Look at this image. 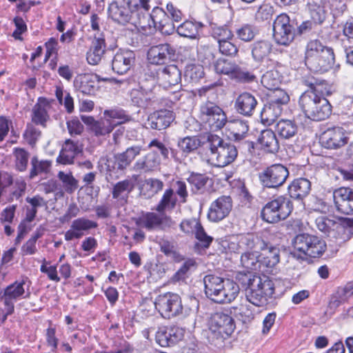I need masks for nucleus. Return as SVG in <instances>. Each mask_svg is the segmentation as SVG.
<instances>
[{
  "mask_svg": "<svg viewBox=\"0 0 353 353\" xmlns=\"http://www.w3.org/2000/svg\"><path fill=\"white\" fill-rule=\"evenodd\" d=\"M145 21L147 26H151L149 21L151 20L154 27L164 34L170 35L175 30L174 24L169 15L159 7L154 8L151 14L145 15Z\"/></svg>",
  "mask_w": 353,
  "mask_h": 353,
  "instance_id": "16",
  "label": "nucleus"
},
{
  "mask_svg": "<svg viewBox=\"0 0 353 353\" xmlns=\"http://www.w3.org/2000/svg\"><path fill=\"white\" fill-rule=\"evenodd\" d=\"M174 222L169 216H161L154 212H147L140 216L136 221V224L148 230H152L164 224L168 227L173 225Z\"/></svg>",
  "mask_w": 353,
  "mask_h": 353,
  "instance_id": "23",
  "label": "nucleus"
},
{
  "mask_svg": "<svg viewBox=\"0 0 353 353\" xmlns=\"http://www.w3.org/2000/svg\"><path fill=\"white\" fill-rule=\"evenodd\" d=\"M208 340L215 346H221L234 332L236 325L233 318L221 312L211 314L208 322Z\"/></svg>",
  "mask_w": 353,
  "mask_h": 353,
  "instance_id": "6",
  "label": "nucleus"
},
{
  "mask_svg": "<svg viewBox=\"0 0 353 353\" xmlns=\"http://www.w3.org/2000/svg\"><path fill=\"white\" fill-rule=\"evenodd\" d=\"M348 140L346 130L339 126L327 128L320 137L321 145L327 149L332 150L343 147L348 143Z\"/></svg>",
  "mask_w": 353,
  "mask_h": 353,
  "instance_id": "15",
  "label": "nucleus"
},
{
  "mask_svg": "<svg viewBox=\"0 0 353 353\" xmlns=\"http://www.w3.org/2000/svg\"><path fill=\"white\" fill-rule=\"evenodd\" d=\"M205 294L213 302L220 304L234 301L239 293V288H204Z\"/></svg>",
  "mask_w": 353,
  "mask_h": 353,
  "instance_id": "27",
  "label": "nucleus"
},
{
  "mask_svg": "<svg viewBox=\"0 0 353 353\" xmlns=\"http://www.w3.org/2000/svg\"><path fill=\"white\" fill-rule=\"evenodd\" d=\"M212 34L219 43L222 42V41L232 39L234 37L232 30L226 26L213 28Z\"/></svg>",
  "mask_w": 353,
  "mask_h": 353,
  "instance_id": "64",
  "label": "nucleus"
},
{
  "mask_svg": "<svg viewBox=\"0 0 353 353\" xmlns=\"http://www.w3.org/2000/svg\"><path fill=\"white\" fill-rule=\"evenodd\" d=\"M227 129L234 141H240L248 137L249 126L248 123L240 119L227 120Z\"/></svg>",
  "mask_w": 353,
  "mask_h": 353,
  "instance_id": "38",
  "label": "nucleus"
},
{
  "mask_svg": "<svg viewBox=\"0 0 353 353\" xmlns=\"http://www.w3.org/2000/svg\"><path fill=\"white\" fill-rule=\"evenodd\" d=\"M97 223L85 218H79L72 222L70 228L65 232V240L79 239L90 229L96 228Z\"/></svg>",
  "mask_w": 353,
  "mask_h": 353,
  "instance_id": "21",
  "label": "nucleus"
},
{
  "mask_svg": "<svg viewBox=\"0 0 353 353\" xmlns=\"http://www.w3.org/2000/svg\"><path fill=\"white\" fill-rule=\"evenodd\" d=\"M230 79L239 83H252L256 80V77L253 71L235 63Z\"/></svg>",
  "mask_w": 353,
  "mask_h": 353,
  "instance_id": "49",
  "label": "nucleus"
},
{
  "mask_svg": "<svg viewBox=\"0 0 353 353\" xmlns=\"http://www.w3.org/2000/svg\"><path fill=\"white\" fill-rule=\"evenodd\" d=\"M336 210L345 214H353V188L341 187L333 192Z\"/></svg>",
  "mask_w": 353,
  "mask_h": 353,
  "instance_id": "19",
  "label": "nucleus"
},
{
  "mask_svg": "<svg viewBox=\"0 0 353 353\" xmlns=\"http://www.w3.org/2000/svg\"><path fill=\"white\" fill-rule=\"evenodd\" d=\"M288 175L287 168L281 164H274L260 172L259 178L264 187L275 188L282 185Z\"/></svg>",
  "mask_w": 353,
  "mask_h": 353,
  "instance_id": "12",
  "label": "nucleus"
},
{
  "mask_svg": "<svg viewBox=\"0 0 353 353\" xmlns=\"http://www.w3.org/2000/svg\"><path fill=\"white\" fill-rule=\"evenodd\" d=\"M315 223L317 228L321 232L336 240L339 239V236L345 232V228L340 222L327 216H319L316 219Z\"/></svg>",
  "mask_w": 353,
  "mask_h": 353,
  "instance_id": "24",
  "label": "nucleus"
},
{
  "mask_svg": "<svg viewBox=\"0 0 353 353\" xmlns=\"http://www.w3.org/2000/svg\"><path fill=\"white\" fill-rule=\"evenodd\" d=\"M203 146L206 149V161L216 167H225L232 163L238 154L236 146L216 134H208Z\"/></svg>",
  "mask_w": 353,
  "mask_h": 353,
  "instance_id": "2",
  "label": "nucleus"
},
{
  "mask_svg": "<svg viewBox=\"0 0 353 353\" xmlns=\"http://www.w3.org/2000/svg\"><path fill=\"white\" fill-rule=\"evenodd\" d=\"M283 108L268 102L261 112V121L263 123L270 125L281 114Z\"/></svg>",
  "mask_w": 353,
  "mask_h": 353,
  "instance_id": "44",
  "label": "nucleus"
},
{
  "mask_svg": "<svg viewBox=\"0 0 353 353\" xmlns=\"http://www.w3.org/2000/svg\"><path fill=\"white\" fill-rule=\"evenodd\" d=\"M81 152L78 143L67 139L64 142L57 161L61 164L68 165L74 162L75 157Z\"/></svg>",
  "mask_w": 353,
  "mask_h": 353,
  "instance_id": "33",
  "label": "nucleus"
},
{
  "mask_svg": "<svg viewBox=\"0 0 353 353\" xmlns=\"http://www.w3.org/2000/svg\"><path fill=\"white\" fill-rule=\"evenodd\" d=\"M263 248H256L262 251L259 254L261 265L260 275L252 272H239L234 277V283L239 287H274L279 285L280 281L264 273H272L280 261V250L264 241Z\"/></svg>",
  "mask_w": 353,
  "mask_h": 353,
  "instance_id": "1",
  "label": "nucleus"
},
{
  "mask_svg": "<svg viewBox=\"0 0 353 353\" xmlns=\"http://www.w3.org/2000/svg\"><path fill=\"white\" fill-rule=\"evenodd\" d=\"M258 142L262 149L270 153H275L279 149V141L275 133L269 129L264 130L261 132Z\"/></svg>",
  "mask_w": 353,
  "mask_h": 353,
  "instance_id": "41",
  "label": "nucleus"
},
{
  "mask_svg": "<svg viewBox=\"0 0 353 353\" xmlns=\"http://www.w3.org/2000/svg\"><path fill=\"white\" fill-rule=\"evenodd\" d=\"M157 86L152 83L149 86L141 85L139 89L131 91V101L137 106L142 108H148L160 102V99L157 94Z\"/></svg>",
  "mask_w": 353,
  "mask_h": 353,
  "instance_id": "13",
  "label": "nucleus"
},
{
  "mask_svg": "<svg viewBox=\"0 0 353 353\" xmlns=\"http://www.w3.org/2000/svg\"><path fill=\"white\" fill-rule=\"evenodd\" d=\"M161 159L157 151L152 150L138 159L132 166V170L139 172H151L158 169Z\"/></svg>",
  "mask_w": 353,
  "mask_h": 353,
  "instance_id": "25",
  "label": "nucleus"
},
{
  "mask_svg": "<svg viewBox=\"0 0 353 353\" xmlns=\"http://www.w3.org/2000/svg\"><path fill=\"white\" fill-rule=\"evenodd\" d=\"M275 131L281 138L289 139L297 133L298 127L292 120L281 119L276 123Z\"/></svg>",
  "mask_w": 353,
  "mask_h": 353,
  "instance_id": "45",
  "label": "nucleus"
},
{
  "mask_svg": "<svg viewBox=\"0 0 353 353\" xmlns=\"http://www.w3.org/2000/svg\"><path fill=\"white\" fill-rule=\"evenodd\" d=\"M327 46H325L322 44V43L317 40H312L307 44L305 56V63L306 66L309 63H312V61L314 59H316L317 56Z\"/></svg>",
  "mask_w": 353,
  "mask_h": 353,
  "instance_id": "54",
  "label": "nucleus"
},
{
  "mask_svg": "<svg viewBox=\"0 0 353 353\" xmlns=\"http://www.w3.org/2000/svg\"><path fill=\"white\" fill-rule=\"evenodd\" d=\"M257 33L258 30L256 27L251 23L241 24L236 26L235 29L236 37L243 42L252 41Z\"/></svg>",
  "mask_w": 353,
  "mask_h": 353,
  "instance_id": "51",
  "label": "nucleus"
},
{
  "mask_svg": "<svg viewBox=\"0 0 353 353\" xmlns=\"http://www.w3.org/2000/svg\"><path fill=\"white\" fill-rule=\"evenodd\" d=\"M187 180L192 186L193 191L202 193L209 180V177L202 174L192 172Z\"/></svg>",
  "mask_w": 353,
  "mask_h": 353,
  "instance_id": "58",
  "label": "nucleus"
},
{
  "mask_svg": "<svg viewBox=\"0 0 353 353\" xmlns=\"http://www.w3.org/2000/svg\"><path fill=\"white\" fill-rule=\"evenodd\" d=\"M310 17L315 24H321L326 18V12L321 5L316 3L308 4Z\"/></svg>",
  "mask_w": 353,
  "mask_h": 353,
  "instance_id": "60",
  "label": "nucleus"
},
{
  "mask_svg": "<svg viewBox=\"0 0 353 353\" xmlns=\"http://www.w3.org/2000/svg\"><path fill=\"white\" fill-rule=\"evenodd\" d=\"M272 50V43L265 40L257 41L253 43L251 47L252 57L258 63H261L267 59Z\"/></svg>",
  "mask_w": 353,
  "mask_h": 353,
  "instance_id": "40",
  "label": "nucleus"
},
{
  "mask_svg": "<svg viewBox=\"0 0 353 353\" xmlns=\"http://www.w3.org/2000/svg\"><path fill=\"white\" fill-rule=\"evenodd\" d=\"M199 118L214 131L222 129L227 123V116L223 109L210 101L200 105Z\"/></svg>",
  "mask_w": 353,
  "mask_h": 353,
  "instance_id": "10",
  "label": "nucleus"
},
{
  "mask_svg": "<svg viewBox=\"0 0 353 353\" xmlns=\"http://www.w3.org/2000/svg\"><path fill=\"white\" fill-rule=\"evenodd\" d=\"M176 198L174 195V190L172 188L167 189L155 210L159 213H162L166 210H172L176 206Z\"/></svg>",
  "mask_w": 353,
  "mask_h": 353,
  "instance_id": "53",
  "label": "nucleus"
},
{
  "mask_svg": "<svg viewBox=\"0 0 353 353\" xmlns=\"http://www.w3.org/2000/svg\"><path fill=\"white\" fill-rule=\"evenodd\" d=\"M294 257L305 259L307 256L319 258L326 250V243L322 239L307 233L297 234L292 240Z\"/></svg>",
  "mask_w": 353,
  "mask_h": 353,
  "instance_id": "7",
  "label": "nucleus"
},
{
  "mask_svg": "<svg viewBox=\"0 0 353 353\" xmlns=\"http://www.w3.org/2000/svg\"><path fill=\"white\" fill-rule=\"evenodd\" d=\"M232 209V198L230 196H221L211 203L208 218L210 221L219 222L227 217Z\"/></svg>",
  "mask_w": 353,
  "mask_h": 353,
  "instance_id": "17",
  "label": "nucleus"
},
{
  "mask_svg": "<svg viewBox=\"0 0 353 353\" xmlns=\"http://www.w3.org/2000/svg\"><path fill=\"white\" fill-rule=\"evenodd\" d=\"M30 165L29 178L32 179L40 173L48 172L51 166V162L47 160L39 161L37 156H34L30 160Z\"/></svg>",
  "mask_w": 353,
  "mask_h": 353,
  "instance_id": "56",
  "label": "nucleus"
},
{
  "mask_svg": "<svg viewBox=\"0 0 353 353\" xmlns=\"http://www.w3.org/2000/svg\"><path fill=\"white\" fill-rule=\"evenodd\" d=\"M246 299L252 304L263 307L268 304L269 295L264 288H245Z\"/></svg>",
  "mask_w": 353,
  "mask_h": 353,
  "instance_id": "43",
  "label": "nucleus"
},
{
  "mask_svg": "<svg viewBox=\"0 0 353 353\" xmlns=\"http://www.w3.org/2000/svg\"><path fill=\"white\" fill-rule=\"evenodd\" d=\"M108 17L115 23L126 26L130 24L139 28L145 29V14L136 6L135 10H132L130 3L124 1H114L110 3L108 8Z\"/></svg>",
  "mask_w": 353,
  "mask_h": 353,
  "instance_id": "4",
  "label": "nucleus"
},
{
  "mask_svg": "<svg viewBox=\"0 0 353 353\" xmlns=\"http://www.w3.org/2000/svg\"><path fill=\"white\" fill-rule=\"evenodd\" d=\"M311 189L310 181L304 178L295 179L288 187L290 197L302 199L305 197Z\"/></svg>",
  "mask_w": 353,
  "mask_h": 353,
  "instance_id": "39",
  "label": "nucleus"
},
{
  "mask_svg": "<svg viewBox=\"0 0 353 353\" xmlns=\"http://www.w3.org/2000/svg\"><path fill=\"white\" fill-rule=\"evenodd\" d=\"M155 308L164 319H172L183 312L181 299L177 294L166 292L159 294L154 302Z\"/></svg>",
  "mask_w": 353,
  "mask_h": 353,
  "instance_id": "11",
  "label": "nucleus"
},
{
  "mask_svg": "<svg viewBox=\"0 0 353 353\" xmlns=\"http://www.w3.org/2000/svg\"><path fill=\"white\" fill-rule=\"evenodd\" d=\"M203 68L200 65L189 64L186 65L184 72V78L186 81L196 83L203 77Z\"/></svg>",
  "mask_w": 353,
  "mask_h": 353,
  "instance_id": "59",
  "label": "nucleus"
},
{
  "mask_svg": "<svg viewBox=\"0 0 353 353\" xmlns=\"http://www.w3.org/2000/svg\"><path fill=\"white\" fill-rule=\"evenodd\" d=\"M312 91H305L300 96L299 106L306 117L313 121H323L332 113V106L325 96Z\"/></svg>",
  "mask_w": 353,
  "mask_h": 353,
  "instance_id": "3",
  "label": "nucleus"
},
{
  "mask_svg": "<svg viewBox=\"0 0 353 353\" xmlns=\"http://www.w3.org/2000/svg\"><path fill=\"white\" fill-rule=\"evenodd\" d=\"M163 183L158 179L149 178L143 181L140 191L145 198H150L163 189Z\"/></svg>",
  "mask_w": 353,
  "mask_h": 353,
  "instance_id": "46",
  "label": "nucleus"
},
{
  "mask_svg": "<svg viewBox=\"0 0 353 353\" xmlns=\"http://www.w3.org/2000/svg\"><path fill=\"white\" fill-rule=\"evenodd\" d=\"M296 28V19L281 13L274 21L273 38L279 45L288 46L294 40Z\"/></svg>",
  "mask_w": 353,
  "mask_h": 353,
  "instance_id": "9",
  "label": "nucleus"
},
{
  "mask_svg": "<svg viewBox=\"0 0 353 353\" xmlns=\"http://www.w3.org/2000/svg\"><path fill=\"white\" fill-rule=\"evenodd\" d=\"M164 87L178 85L181 80V72L174 64L165 66L159 74Z\"/></svg>",
  "mask_w": 353,
  "mask_h": 353,
  "instance_id": "35",
  "label": "nucleus"
},
{
  "mask_svg": "<svg viewBox=\"0 0 353 353\" xmlns=\"http://www.w3.org/2000/svg\"><path fill=\"white\" fill-rule=\"evenodd\" d=\"M235 63L225 59H219L214 65L216 73L226 74L231 77Z\"/></svg>",
  "mask_w": 353,
  "mask_h": 353,
  "instance_id": "62",
  "label": "nucleus"
},
{
  "mask_svg": "<svg viewBox=\"0 0 353 353\" xmlns=\"http://www.w3.org/2000/svg\"><path fill=\"white\" fill-rule=\"evenodd\" d=\"M292 210L293 205L290 199L280 196L264 205L261 212V216L267 223H278L288 218Z\"/></svg>",
  "mask_w": 353,
  "mask_h": 353,
  "instance_id": "8",
  "label": "nucleus"
},
{
  "mask_svg": "<svg viewBox=\"0 0 353 353\" xmlns=\"http://www.w3.org/2000/svg\"><path fill=\"white\" fill-rule=\"evenodd\" d=\"M135 54L131 50H119L114 56L112 61V70L118 74H124L133 65Z\"/></svg>",
  "mask_w": 353,
  "mask_h": 353,
  "instance_id": "22",
  "label": "nucleus"
},
{
  "mask_svg": "<svg viewBox=\"0 0 353 353\" xmlns=\"http://www.w3.org/2000/svg\"><path fill=\"white\" fill-rule=\"evenodd\" d=\"M12 154L15 170L21 172H25L28 168L30 152L21 148H14Z\"/></svg>",
  "mask_w": 353,
  "mask_h": 353,
  "instance_id": "48",
  "label": "nucleus"
},
{
  "mask_svg": "<svg viewBox=\"0 0 353 353\" xmlns=\"http://www.w3.org/2000/svg\"><path fill=\"white\" fill-rule=\"evenodd\" d=\"M176 50L169 43H162L152 46L148 57L152 64L160 65L166 63L175 57Z\"/></svg>",
  "mask_w": 353,
  "mask_h": 353,
  "instance_id": "20",
  "label": "nucleus"
},
{
  "mask_svg": "<svg viewBox=\"0 0 353 353\" xmlns=\"http://www.w3.org/2000/svg\"><path fill=\"white\" fill-rule=\"evenodd\" d=\"M201 27L200 23L187 20L177 27L176 32L181 37L196 39Z\"/></svg>",
  "mask_w": 353,
  "mask_h": 353,
  "instance_id": "52",
  "label": "nucleus"
},
{
  "mask_svg": "<svg viewBox=\"0 0 353 353\" xmlns=\"http://www.w3.org/2000/svg\"><path fill=\"white\" fill-rule=\"evenodd\" d=\"M174 120L173 112L163 109L150 114L148 119V125L152 130H161L169 127Z\"/></svg>",
  "mask_w": 353,
  "mask_h": 353,
  "instance_id": "26",
  "label": "nucleus"
},
{
  "mask_svg": "<svg viewBox=\"0 0 353 353\" xmlns=\"http://www.w3.org/2000/svg\"><path fill=\"white\" fill-rule=\"evenodd\" d=\"M259 250H246L241 256L240 262L243 268L261 272Z\"/></svg>",
  "mask_w": 353,
  "mask_h": 353,
  "instance_id": "42",
  "label": "nucleus"
},
{
  "mask_svg": "<svg viewBox=\"0 0 353 353\" xmlns=\"http://www.w3.org/2000/svg\"><path fill=\"white\" fill-rule=\"evenodd\" d=\"M232 312L243 323H250L254 319V309L248 303H241L232 307Z\"/></svg>",
  "mask_w": 353,
  "mask_h": 353,
  "instance_id": "50",
  "label": "nucleus"
},
{
  "mask_svg": "<svg viewBox=\"0 0 353 353\" xmlns=\"http://www.w3.org/2000/svg\"><path fill=\"white\" fill-rule=\"evenodd\" d=\"M106 50L105 37L103 34L94 37L91 46L86 54L89 64L97 65L103 57Z\"/></svg>",
  "mask_w": 353,
  "mask_h": 353,
  "instance_id": "30",
  "label": "nucleus"
},
{
  "mask_svg": "<svg viewBox=\"0 0 353 353\" xmlns=\"http://www.w3.org/2000/svg\"><path fill=\"white\" fill-rule=\"evenodd\" d=\"M99 82V76L96 74H81L74 79V86L83 94L91 95L97 91Z\"/></svg>",
  "mask_w": 353,
  "mask_h": 353,
  "instance_id": "28",
  "label": "nucleus"
},
{
  "mask_svg": "<svg viewBox=\"0 0 353 353\" xmlns=\"http://www.w3.org/2000/svg\"><path fill=\"white\" fill-rule=\"evenodd\" d=\"M272 90V94L270 95L268 102L278 105L281 108L289 102L290 97L285 90L279 88Z\"/></svg>",
  "mask_w": 353,
  "mask_h": 353,
  "instance_id": "63",
  "label": "nucleus"
},
{
  "mask_svg": "<svg viewBox=\"0 0 353 353\" xmlns=\"http://www.w3.org/2000/svg\"><path fill=\"white\" fill-rule=\"evenodd\" d=\"M301 82L303 85L310 88L307 91L321 93V94H330L328 90V84L321 79H319L311 73L303 75L301 77Z\"/></svg>",
  "mask_w": 353,
  "mask_h": 353,
  "instance_id": "37",
  "label": "nucleus"
},
{
  "mask_svg": "<svg viewBox=\"0 0 353 353\" xmlns=\"http://www.w3.org/2000/svg\"><path fill=\"white\" fill-rule=\"evenodd\" d=\"M185 332L175 325L160 326L155 334V341L162 347H173L183 339Z\"/></svg>",
  "mask_w": 353,
  "mask_h": 353,
  "instance_id": "14",
  "label": "nucleus"
},
{
  "mask_svg": "<svg viewBox=\"0 0 353 353\" xmlns=\"http://www.w3.org/2000/svg\"><path fill=\"white\" fill-rule=\"evenodd\" d=\"M257 104V100L252 94L244 92L236 97L234 108L239 114L250 117L253 114Z\"/></svg>",
  "mask_w": 353,
  "mask_h": 353,
  "instance_id": "29",
  "label": "nucleus"
},
{
  "mask_svg": "<svg viewBox=\"0 0 353 353\" xmlns=\"http://www.w3.org/2000/svg\"><path fill=\"white\" fill-rule=\"evenodd\" d=\"M352 294L353 288H337L331 296L329 306L331 308H336L341 303L346 302Z\"/></svg>",
  "mask_w": 353,
  "mask_h": 353,
  "instance_id": "55",
  "label": "nucleus"
},
{
  "mask_svg": "<svg viewBox=\"0 0 353 353\" xmlns=\"http://www.w3.org/2000/svg\"><path fill=\"white\" fill-rule=\"evenodd\" d=\"M264 245V241L261 238L250 234L233 238L228 242L229 251L234 253H239L246 250L263 248Z\"/></svg>",
  "mask_w": 353,
  "mask_h": 353,
  "instance_id": "18",
  "label": "nucleus"
},
{
  "mask_svg": "<svg viewBox=\"0 0 353 353\" xmlns=\"http://www.w3.org/2000/svg\"><path fill=\"white\" fill-rule=\"evenodd\" d=\"M110 119L97 121L92 125V131L96 136H104L110 133L114 127Z\"/></svg>",
  "mask_w": 353,
  "mask_h": 353,
  "instance_id": "61",
  "label": "nucleus"
},
{
  "mask_svg": "<svg viewBox=\"0 0 353 353\" xmlns=\"http://www.w3.org/2000/svg\"><path fill=\"white\" fill-rule=\"evenodd\" d=\"M50 105L46 99L40 97L33 106L32 111V121L42 127H46V123L50 119L48 110Z\"/></svg>",
  "mask_w": 353,
  "mask_h": 353,
  "instance_id": "32",
  "label": "nucleus"
},
{
  "mask_svg": "<svg viewBox=\"0 0 353 353\" xmlns=\"http://www.w3.org/2000/svg\"><path fill=\"white\" fill-rule=\"evenodd\" d=\"M262 85L270 90L279 88L281 83L280 74L277 70L267 71L261 77Z\"/></svg>",
  "mask_w": 353,
  "mask_h": 353,
  "instance_id": "57",
  "label": "nucleus"
},
{
  "mask_svg": "<svg viewBox=\"0 0 353 353\" xmlns=\"http://www.w3.org/2000/svg\"><path fill=\"white\" fill-rule=\"evenodd\" d=\"M204 143L205 139L201 140L196 136L185 137L178 141L177 145L181 151L185 154H189L199 148V153L201 155H205L206 149L203 146Z\"/></svg>",
  "mask_w": 353,
  "mask_h": 353,
  "instance_id": "34",
  "label": "nucleus"
},
{
  "mask_svg": "<svg viewBox=\"0 0 353 353\" xmlns=\"http://www.w3.org/2000/svg\"><path fill=\"white\" fill-rule=\"evenodd\" d=\"M143 147L136 145L128 148L125 151L114 154L112 157H102L99 163L105 165V174L108 181L115 180L121 176L132 162L141 152Z\"/></svg>",
  "mask_w": 353,
  "mask_h": 353,
  "instance_id": "5",
  "label": "nucleus"
},
{
  "mask_svg": "<svg viewBox=\"0 0 353 353\" xmlns=\"http://www.w3.org/2000/svg\"><path fill=\"white\" fill-rule=\"evenodd\" d=\"M334 63V54L331 48L327 47L316 59L312 63H309L307 67L310 70L315 72H325L330 68Z\"/></svg>",
  "mask_w": 353,
  "mask_h": 353,
  "instance_id": "31",
  "label": "nucleus"
},
{
  "mask_svg": "<svg viewBox=\"0 0 353 353\" xmlns=\"http://www.w3.org/2000/svg\"><path fill=\"white\" fill-rule=\"evenodd\" d=\"M134 183L129 179H125L117 183L112 191V198L123 205L128 202V194L132 191Z\"/></svg>",
  "mask_w": 353,
  "mask_h": 353,
  "instance_id": "36",
  "label": "nucleus"
},
{
  "mask_svg": "<svg viewBox=\"0 0 353 353\" xmlns=\"http://www.w3.org/2000/svg\"><path fill=\"white\" fill-rule=\"evenodd\" d=\"M57 177L61 182V193L65 191L68 194H72L79 188V181L76 179L71 172L65 173L59 171Z\"/></svg>",
  "mask_w": 353,
  "mask_h": 353,
  "instance_id": "47",
  "label": "nucleus"
}]
</instances>
